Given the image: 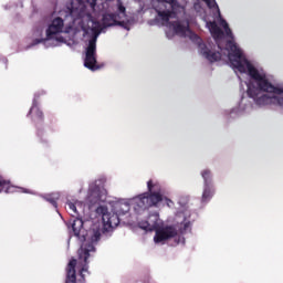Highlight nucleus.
Returning a JSON list of instances; mask_svg holds the SVG:
<instances>
[{
  "label": "nucleus",
  "instance_id": "1",
  "mask_svg": "<svg viewBox=\"0 0 283 283\" xmlns=\"http://www.w3.org/2000/svg\"><path fill=\"white\" fill-rule=\"evenodd\" d=\"M83 219L75 218L72 222V230L75 235L80 240V242H83L81 248L78 249V260L81 264L80 275L82 280H85V274L87 273V269L90 262V253H94L96 251V248L94 247V242H98L101 240V228L99 227H93L88 232L83 228Z\"/></svg>",
  "mask_w": 283,
  "mask_h": 283
},
{
  "label": "nucleus",
  "instance_id": "2",
  "mask_svg": "<svg viewBox=\"0 0 283 283\" xmlns=\"http://www.w3.org/2000/svg\"><path fill=\"white\" fill-rule=\"evenodd\" d=\"M158 220L160 216L158 212H154L148 216L147 221L142 226L145 231H155L154 242L160 244V242H167L175 238L176 244H180L181 237L178 235V228L176 226H159Z\"/></svg>",
  "mask_w": 283,
  "mask_h": 283
},
{
  "label": "nucleus",
  "instance_id": "3",
  "mask_svg": "<svg viewBox=\"0 0 283 283\" xmlns=\"http://www.w3.org/2000/svg\"><path fill=\"white\" fill-rule=\"evenodd\" d=\"M147 192L135 198L138 209L145 211L146 209H151V207H158V203L163 202V200L166 201L167 207H171V205H174L171 199L163 197V188L160 187V184H154V180L150 179L147 181Z\"/></svg>",
  "mask_w": 283,
  "mask_h": 283
},
{
  "label": "nucleus",
  "instance_id": "4",
  "mask_svg": "<svg viewBox=\"0 0 283 283\" xmlns=\"http://www.w3.org/2000/svg\"><path fill=\"white\" fill-rule=\"evenodd\" d=\"M116 212H108L107 207L101 206L97 208V213H102V220L104 224V231H112L120 224L119 216H125L129 211V205L127 203H117L115 206Z\"/></svg>",
  "mask_w": 283,
  "mask_h": 283
},
{
  "label": "nucleus",
  "instance_id": "5",
  "mask_svg": "<svg viewBox=\"0 0 283 283\" xmlns=\"http://www.w3.org/2000/svg\"><path fill=\"white\" fill-rule=\"evenodd\" d=\"M101 24L98 22L93 27V38L88 41V45L86 48V54L84 60V66L92 72H96V70H101L96 61V41L101 35Z\"/></svg>",
  "mask_w": 283,
  "mask_h": 283
},
{
  "label": "nucleus",
  "instance_id": "6",
  "mask_svg": "<svg viewBox=\"0 0 283 283\" xmlns=\"http://www.w3.org/2000/svg\"><path fill=\"white\" fill-rule=\"evenodd\" d=\"M64 25L65 23L62 18H55L46 29V39H35L33 40L32 45H39V43H43V41H51V39H55L57 43H63L65 39L59 34L63 32Z\"/></svg>",
  "mask_w": 283,
  "mask_h": 283
},
{
  "label": "nucleus",
  "instance_id": "7",
  "mask_svg": "<svg viewBox=\"0 0 283 283\" xmlns=\"http://www.w3.org/2000/svg\"><path fill=\"white\" fill-rule=\"evenodd\" d=\"M76 259H71L66 268V283H76Z\"/></svg>",
  "mask_w": 283,
  "mask_h": 283
},
{
  "label": "nucleus",
  "instance_id": "8",
  "mask_svg": "<svg viewBox=\"0 0 283 283\" xmlns=\"http://www.w3.org/2000/svg\"><path fill=\"white\" fill-rule=\"evenodd\" d=\"M201 54L209 61L210 63H216L222 59V53L220 52H212L211 50L207 49V45L201 46Z\"/></svg>",
  "mask_w": 283,
  "mask_h": 283
},
{
  "label": "nucleus",
  "instance_id": "9",
  "mask_svg": "<svg viewBox=\"0 0 283 283\" xmlns=\"http://www.w3.org/2000/svg\"><path fill=\"white\" fill-rule=\"evenodd\" d=\"M158 1V6L155 8L158 17L161 19V21H164V23H169V19H171V14H174V12L165 7H163V4H160V0Z\"/></svg>",
  "mask_w": 283,
  "mask_h": 283
},
{
  "label": "nucleus",
  "instance_id": "10",
  "mask_svg": "<svg viewBox=\"0 0 283 283\" xmlns=\"http://www.w3.org/2000/svg\"><path fill=\"white\" fill-rule=\"evenodd\" d=\"M207 28L209 29L214 41H219V39H222L224 36V31H222L220 27H218V23H216V21L207 22Z\"/></svg>",
  "mask_w": 283,
  "mask_h": 283
},
{
  "label": "nucleus",
  "instance_id": "11",
  "mask_svg": "<svg viewBox=\"0 0 283 283\" xmlns=\"http://www.w3.org/2000/svg\"><path fill=\"white\" fill-rule=\"evenodd\" d=\"M43 199L46 202H50V205H52V207H54V209L59 208V200L61 199V193L60 192H51L49 195H45L43 197Z\"/></svg>",
  "mask_w": 283,
  "mask_h": 283
},
{
  "label": "nucleus",
  "instance_id": "12",
  "mask_svg": "<svg viewBox=\"0 0 283 283\" xmlns=\"http://www.w3.org/2000/svg\"><path fill=\"white\" fill-rule=\"evenodd\" d=\"M171 27L175 34H180V36H185L187 32H189V27H186L185 24L178 21L171 22Z\"/></svg>",
  "mask_w": 283,
  "mask_h": 283
},
{
  "label": "nucleus",
  "instance_id": "13",
  "mask_svg": "<svg viewBox=\"0 0 283 283\" xmlns=\"http://www.w3.org/2000/svg\"><path fill=\"white\" fill-rule=\"evenodd\" d=\"M33 114L32 116V120L33 123H35V125H38L39 123L43 122V112L40 111L36 105H33L29 112V115Z\"/></svg>",
  "mask_w": 283,
  "mask_h": 283
},
{
  "label": "nucleus",
  "instance_id": "14",
  "mask_svg": "<svg viewBox=\"0 0 283 283\" xmlns=\"http://www.w3.org/2000/svg\"><path fill=\"white\" fill-rule=\"evenodd\" d=\"M213 193H214V190L211 187V185L205 186L202 197H201V201L202 202H209V200H211V198H213Z\"/></svg>",
  "mask_w": 283,
  "mask_h": 283
},
{
  "label": "nucleus",
  "instance_id": "15",
  "mask_svg": "<svg viewBox=\"0 0 283 283\" xmlns=\"http://www.w3.org/2000/svg\"><path fill=\"white\" fill-rule=\"evenodd\" d=\"M167 4H170L171 10H180L181 6L178 0H159V6L167 8Z\"/></svg>",
  "mask_w": 283,
  "mask_h": 283
},
{
  "label": "nucleus",
  "instance_id": "16",
  "mask_svg": "<svg viewBox=\"0 0 283 283\" xmlns=\"http://www.w3.org/2000/svg\"><path fill=\"white\" fill-rule=\"evenodd\" d=\"M10 189H12V186H10V181L0 177V193L1 191H6V193H10Z\"/></svg>",
  "mask_w": 283,
  "mask_h": 283
},
{
  "label": "nucleus",
  "instance_id": "17",
  "mask_svg": "<svg viewBox=\"0 0 283 283\" xmlns=\"http://www.w3.org/2000/svg\"><path fill=\"white\" fill-rule=\"evenodd\" d=\"M201 177L203 178L205 186L211 185V170L205 169L203 171H201Z\"/></svg>",
  "mask_w": 283,
  "mask_h": 283
},
{
  "label": "nucleus",
  "instance_id": "18",
  "mask_svg": "<svg viewBox=\"0 0 283 283\" xmlns=\"http://www.w3.org/2000/svg\"><path fill=\"white\" fill-rule=\"evenodd\" d=\"M69 210L71 211V216L73 218H76L78 216V210H76V205H74L72 201L66 202Z\"/></svg>",
  "mask_w": 283,
  "mask_h": 283
},
{
  "label": "nucleus",
  "instance_id": "19",
  "mask_svg": "<svg viewBox=\"0 0 283 283\" xmlns=\"http://www.w3.org/2000/svg\"><path fill=\"white\" fill-rule=\"evenodd\" d=\"M117 10L119 12V14H122V17H125V12H126V9H125V6H123V2L120 0L117 1Z\"/></svg>",
  "mask_w": 283,
  "mask_h": 283
},
{
  "label": "nucleus",
  "instance_id": "20",
  "mask_svg": "<svg viewBox=\"0 0 283 283\" xmlns=\"http://www.w3.org/2000/svg\"><path fill=\"white\" fill-rule=\"evenodd\" d=\"M208 8L212 9V8H218V3L216 2V0H202Z\"/></svg>",
  "mask_w": 283,
  "mask_h": 283
},
{
  "label": "nucleus",
  "instance_id": "21",
  "mask_svg": "<svg viewBox=\"0 0 283 283\" xmlns=\"http://www.w3.org/2000/svg\"><path fill=\"white\" fill-rule=\"evenodd\" d=\"M227 36L230 39H233V32L231 31V28H229V24H224V29Z\"/></svg>",
  "mask_w": 283,
  "mask_h": 283
},
{
  "label": "nucleus",
  "instance_id": "22",
  "mask_svg": "<svg viewBox=\"0 0 283 283\" xmlns=\"http://www.w3.org/2000/svg\"><path fill=\"white\" fill-rule=\"evenodd\" d=\"M191 228V222L184 223V227L179 230L180 233H185L186 231H189Z\"/></svg>",
  "mask_w": 283,
  "mask_h": 283
},
{
  "label": "nucleus",
  "instance_id": "23",
  "mask_svg": "<svg viewBox=\"0 0 283 283\" xmlns=\"http://www.w3.org/2000/svg\"><path fill=\"white\" fill-rule=\"evenodd\" d=\"M41 96H45V91H40V92L35 93L34 103H36V101H39L41 98Z\"/></svg>",
  "mask_w": 283,
  "mask_h": 283
},
{
  "label": "nucleus",
  "instance_id": "24",
  "mask_svg": "<svg viewBox=\"0 0 283 283\" xmlns=\"http://www.w3.org/2000/svg\"><path fill=\"white\" fill-rule=\"evenodd\" d=\"M221 25L224 29V25H229V23H227V20H221Z\"/></svg>",
  "mask_w": 283,
  "mask_h": 283
},
{
  "label": "nucleus",
  "instance_id": "25",
  "mask_svg": "<svg viewBox=\"0 0 283 283\" xmlns=\"http://www.w3.org/2000/svg\"><path fill=\"white\" fill-rule=\"evenodd\" d=\"M145 283H149V279H148V277L146 279V282H145Z\"/></svg>",
  "mask_w": 283,
  "mask_h": 283
},
{
  "label": "nucleus",
  "instance_id": "26",
  "mask_svg": "<svg viewBox=\"0 0 283 283\" xmlns=\"http://www.w3.org/2000/svg\"><path fill=\"white\" fill-rule=\"evenodd\" d=\"M38 136H41V133H40V132H38Z\"/></svg>",
  "mask_w": 283,
  "mask_h": 283
},
{
  "label": "nucleus",
  "instance_id": "27",
  "mask_svg": "<svg viewBox=\"0 0 283 283\" xmlns=\"http://www.w3.org/2000/svg\"><path fill=\"white\" fill-rule=\"evenodd\" d=\"M27 193H30V191L27 189Z\"/></svg>",
  "mask_w": 283,
  "mask_h": 283
}]
</instances>
